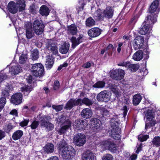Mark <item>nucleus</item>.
I'll return each mask as SVG.
<instances>
[{"label": "nucleus", "instance_id": "obj_1", "mask_svg": "<svg viewBox=\"0 0 160 160\" xmlns=\"http://www.w3.org/2000/svg\"><path fill=\"white\" fill-rule=\"evenodd\" d=\"M94 102V101H93V99H89L87 97H85L83 99L71 98L66 103L64 109L67 110H70L75 106H81L83 104L86 106H91Z\"/></svg>", "mask_w": 160, "mask_h": 160}, {"label": "nucleus", "instance_id": "obj_2", "mask_svg": "<svg viewBox=\"0 0 160 160\" xmlns=\"http://www.w3.org/2000/svg\"><path fill=\"white\" fill-rule=\"evenodd\" d=\"M38 118L41 127L45 128L48 131L53 129L54 125L50 122V121L51 119L50 116L47 115H41V114H39Z\"/></svg>", "mask_w": 160, "mask_h": 160}, {"label": "nucleus", "instance_id": "obj_3", "mask_svg": "<svg viewBox=\"0 0 160 160\" xmlns=\"http://www.w3.org/2000/svg\"><path fill=\"white\" fill-rule=\"evenodd\" d=\"M30 69L31 73L35 77H42L45 74L44 67L40 63H37L32 64Z\"/></svg>", "mask_w": 160, "mask_h": 160}, {"label": "nucleus", "instance_id": "obj_4", "mask_svg": "<svg viewBox=\"0 0 160 160\" xmlns=\"http://www.w3.org/2000/svg\"><path fill=\"white\" fill-rule=\"evenodd\" d=\"M75 151L71 146H68L62 150V157L65 160L71 159L74 156Z\"/></svg>", "mask_w": 160, "mask_h": 160}, {"label": "nucleus", "instance_id": "obj_5", "mask_svg": "<svg viewBox=\"0 0 160 160\" xmlns=\"http://www.w3.org/2000/svg\"><path fill=\"white\" fill-rule=\"evenodd\" d=\"M110 76L113 80H120L123 79L125 74L124 70L119 68L112 70L110 72Z\"/></svg>", "mask_w": 160, "mask_h": 160}, {"label": "nucleus", "instance_id": "obj_6", "mask_svg": "<svg viewBox=\"0 0 160 160\" xmlns=\"http://www.w3.org/2000/svg\"><path fill=\"white\" fill-rule=\"evenodd\" d=\"M10 91V85L8 83H7L5 89L2 92V94L4 97L0 98V112L3 109L6 104V98H9Z\"/></svg>", "mask_w": 160, "mask_h": 160}, {"label": "nucleus", "instance_id": "obj_7", "mask_svg": "<svg viewBox=\"0 0 160 160\" xmlns=\"http://www.w3.org/2000/svg\"><path fill=\"white\" fill-rule=\"evenodd\" d=\"M33 29L37 35L41 34L43 32L45 25L41 20H35L33 23Z\"/></svg>", "mask_w": 160, "mask_h": 160}, {"label": "nucleus", "instance_id": "obj_8", "mask_svg": "<svg viewBox=\"0 0 160 160\" xmlns=\"http://www.w3.org/2000/svg\"><path fill=\"white\" fill-rule=\"evenodd\" d=\"M85 136L82 133H78L74 135L73 141L75 144L78 146H82L86 142Z\"/></svg>", "mask_w": 160, "mask_h": 160}, {"label": "nucleus", "instance_id": "obj_9", "mask_svg": "<svg viewBox=\"0 0 160 160\" xmlns=\"http://www.w3.org/2000/svg\"><path fill=\"white\" fill-rule=\"evenodd\" d=\"M114 117L111 118L110 124L112 128L111 132H117L119 129L120 120L118 118V116L115 113Z\"/></svg>", "mask_w": 160, "mask_h": 160}, {"label": "nucleus", "instance_id": "obj_10", "mask_svg": "<svg viewBox=\"0 0 160 160\" xmlns=\"http://www.w3.org/2000/svg\"><path fill=\"white\" fill-rule=\"evenodd\" d=\"M110 92L104 90L101 92L97 95V99L98 102H107L110 98Z\"/></svg>", "mask_w": 160, "mask_h": 160}, {"label": "nucleus", "instance_id": "obj_11", "mask_svg": "<svg viewBox=\"0 0 160 160\" xmlns=\"http://www.w3.org/2000/svg\"><path fill=\"white\" fill-rule=\"evenodd\" d=\"M144 37L142 36H137L134 39V41L132 42V45L135 50L143 48Z\"/></svg>", "mask_w": 160, "mask_h": 160}, {"label": "nucleus", "instance_id": "obj_12", "mask_svg": "<svg viewBox=\"0 0 160 160\" xmlns=\"http://www.w3.org/2000/svg\"><path fill=\"white\" fill-rule=\"evenodd\" d=\"M102 31V30L99 28H92L88 31V34L91 38H95L99 36Z\"/></svg>", "mask_w": 160, "mask_h": 160}, {"label": "nucleus", "instance_id": "obj_13", "mask_svg": "<svg viewBox=\"0 0 160 160\" xmlns=\"http://www.w3.org/2000/svg\"><path fill=\"white\" fill-rule=\"evenodd\" d=\"M11 72L12 74L16 75L19 73L22 70L21 67L16 60H13L11 63Z\"/></svg>", "mask_w": 160, "mask_h": 160}, {"label": "nucleus", "instance_id": "obj_14", "mask_svg": "<svg viewBox=\"0 0 160 160\" xmlns=\"http://www.w3.org/2000/svg\"><path fill=\"white\" fill-rule=\"evenodd\" d=\"M46 48L50 51L54 55H56L58 53L57 46L54 43L53 41L48 40L46 43Z\"/></svg>", "mask_w": 160, "mask_h": 160}, {"label": "nucleus", "instance_id": "obj_15", "mask_svg": "<svg viewBox=\"0 0 160 160\" xmlns=\"http://www.w3.org/2000/svg\"><path fill=\"white\" fill-rule=\"evenodd\" d=\"M22 97L21 93H15L11 98V102L16 105L19 104L22 102Z\"/></svg>", "mask_w": 160, "mask_h": 160}, {"label": "nucleus", "instance_id": "obj_16", "mask_svg": "<svg viewBox=\"0 0 160 160\" xmlns=\"http://www.w3.org/2000/svg\"><path fill=\"white\" fill-rule=\"evenodd\" d=\"M158 17L157 13H151L150 15H148L146 17L145 20L144 22L150 25L151 27L152 25H153L154 23L157 21V17Z\"/></svg>", "mask_w": 160, "mask_h": 160}, {"label": "nucleus", "instance_id": "obj_17", "mask_svg": "<svg viewBox=\"0 0 160 160\" xmlns=\"http://www.w3.org/2000/svg\"><path fill=\"white\" fill-rule=\"evenodd\" d=\"M114 11V9L112 7L108 6L103 11V17L108 19L111 18L113 16Z\"/></svg>", "mask_w": 160, "mask_h": 160}, {"label": "nucleus", "instance_id": "obj_18", "mask_svg": "<svg viewBox=\"0 0 160 160\" xmlns=\"http://www.w3.org/2000/svg\"><path fill=\"white\" fill-rule=\"evenodd\" d=\"M103 145L113 153L116 152L117 151L116 145L112 141H105L104 142Z\"/></svg>", "mask_w": 160, "mask_h": 160}, {"label": "nucleus", "instance_id": "obj_19", "mask_svg": "<svg viewBox=\"0 0 160 160\" xmlns=\"http://www.w3.org/2000/svg\"><path fill=\"white\" fill-rule=\"evenodd\" d=\"M151 27L148 22L143 23L141 27L140 28L138 33L142 35H145L148 33L150 27Z\"/></svg>", "mask_w": 160, "mask_h": 160}, {"label": "nucleus", "instance_id": "obj_20", "mask_svg": "<svg viewBox=\"0 0 160 160\" xmlns=\"http://www.w3.org/2000/svg\"><path fill=\"white\" fill-rule=\"evenodd\" d=\"M83 35H81L77 38L76 37L73 36L72 37L71 40L72 42V46L73 48H75L80 43L82 42Z\"/></svg>", "mask_w": 160, "mask_h": 160}, {"label": "nucleus", "instance_id": "obj_21", "mask_svg": "<svg viewBox=\"0 0 160 160\" xmlns=\"http://www.w3.org/2000/svg\"><path fill=\"white\" fill-rule=\"evenodd\" d=\"M92 115V110L88 108L83 109L81 113V117L85 119H88L91 118Z\"/></svg>", "mask_w": 160, "mask_h": 160}, {"label": "nucleus", "instance_id": "obj_22", "mask_svg": "<svg viewBox=\"0 0 160 160\" xmlns=\"http://www.w3.org/2000/svg\"><path fill=\"white\" fill-rule=\"evenodd\" d=\"M24 27L26 28V36L27 38L28 39H31L34 35L32 30V26L27 23L25 25Z\"/></svg>", "mask_w": 160, "mask_h": 160}, {"label": "nucleus", "instance_id": "obj_23", "mask_svg": "<svg viewBox=\"0 0 160 160\" xmlns=\"http://www.w3.org/2000/svg\"><path fill=\"white\" fill-rule=\"evenodd\" d=\"M43 148L44 152L47 154L52 153L54 150V146L52 143H47Z\"/></svg>", "mask_w": 160, "mask_h": 160}, {"label": "nucleus", "instance_id": "obj_24", "mask_svg": "<svg viewBox=\"0 0 160 160\" xmlns=\"http://www.w3.org/2000/svg\"><path fill=\"white\" fill-rule=\"evenodd\" d=\"M84 122V121L82 119L78 118L75 121L74 123V126L76 128H78V130L83 129L85 128Z\"/></svg>", "mask_w": 160, "mask_h": 160}, {"label": "nucleus", "instance_id": "obj_25", "mask_svg": "<svg viewBox=\"0 0 160 160\" xmlns=\"http://www.w3.org/2000/svg\"><path fill=\"white\" fill-rule=\"evenodd\" d=\"M95 157L94 153L90 151H87L83 154L82 160H94Z\"/></svg>", "mask_w": 160, "mask_h": 160}, {"label": "nucleus", "instance_id": "obj_26", "mask_svg": "<svg viewBox=\"0 0 160 160\" xmlns=\"http://www.w3.org/2000/svg\"><path fill=\"white\" fill-rule=\"evenodd\" d=\"M68 33L72 35H76L78 32L77 26L74 24H72L67 27Z\"/></svg>", "mask_w": 160, "mask_h": 160}, {"label": "nucleus", "instance_id": "obj_27", "mask_svg": "<svg viewBox=\"0 0 160 160\" xmlns=\"http://www.w3.org/2000/svg\"><path fill=\"white\" fill-rule=\"evenodd\" d=\"M40 14L42 16H47L49 13L50 11L48 8L45 5L41 6L39 9Z\"/></svg>", "mask_w": 160, "mask_h": 160}, {"label": "nucleus", "instance_id": "obj_28", "mask_svg": "<svg viewBox=\"0 0 160 160\" xmlns=\"http://www.w3.org/2000/svg\"><path fill=\"white\" fill-rule=\"evenodd\" d=\"M33 89V88L31 85H25L21 88V91L25 96L28 95Z\"/></svg>", "mask_w": 160, "mask_h": 160}, {"label": "nucleus", "instance_id": "obj_29", "mask_svg": "<svg viewBox=\"0 0 160 160\" xmlns=\"http://www.w3.org/2000/svg\"><path fill=\"white\" fill-rule=\"evenodd\" d=\"M143 55V52L142 50H138L133 54V59L135 61H139L142 59Z\"/></svg>", "mask_w": 160, "mask_h": 160}, {"label": "nucleus", "instance_id": "obj_30", "mask_svg": "<svg viewBox=\"0 0 160 160\" xmlns=\"http://www.w3.org/2000/svg\"><path fill=\"white\" fill-rule=\"evenodd\" d=\"M101 115H100V119L102 120H106V118L110 116V114L109 111L105 108H102L101 109Z\"/></svg>", "mask_w": 160, "mask_h": 160}, {"label": "nucleus", "instance_id": "obj_31", "mask_svg": "<svg viewBox=\"0 0 160 160\" xmlns=\"http://www.w3.org/2000/svg\"><path fill=\"white\" fill-rule=\"evenodd\" d=\"M158 1L155 0L153 2L149 8V12L151 13H154L158 8Z\"/></svg>", "mask_w": 160, "mask_h": 160}, {"label": "nucleus", "instance_id": "obj_32", "mask_svg": "<svg viewBox=\"0 0 160 160\" xmlns=\"http://www.w3.org/2000/svg\"><path fill=\"white\" fill-rule=\"evenodd\" d=\"M67 125H62L61 128L59 129L57 131L60 135L64 133L66 131L70 128L71 125H70L69 122H68Z\"/></svg>", "mask_w": 160, "mask_h": 160}, {"label": "nucleus", "instance_id": "obj_33", "mask_svg": "<svg viewBox=\"0 0 160 160\" xmlns=\"http://www.w3.org/2000/svg\"><path fill=\"white\" fill-rule=\"evenodd\" d=\"M69 48V44L68 43H65L59 49L60 52L62 54L67 53Z\"/></svg>", "mask_w": 160, "mask_h": 160}, {"label": "nucleus", "instance_id": "obj_34", "mask_svg": "<svg viewBox=\"0 0 160 160\" xmlns=\"http://www.w3.org/2000/svg\"><path fill=\"white\" fill-rule=\"evenodd\" d=\"M23 134V132L20 130H18L15 132L12 135V138L14 140L20 139Z\"/></svg>", "mask_w": 160, "mask_h": 160}, {"label": "nucleus", "instance_id": "obj_35", "mask_svg": "<svg viewBox=\"0 0 160 160\" xmlns=\"http://www.w3.org/2000/svg\"><path fill=\"white\" fill-rule=\"evenodd\" d=\"M95 23V21L91 17L87 19L85 21V25L87 27H91L94 26Z\"/></svg>", "mask_w": 160, "mask_h": 160}, {"label": "nucleus", "instance_id": "obj_36", "mask_svg": "<svg viewBox=\"0 0 160 160\" xmlns=\"http://www.w3.org/2000/svg\"><path fill=\"white\" fill-rule=\"evenodd\" d=\"M142 99V97L139 94H137L134 95L133 98V103L134 105H138Z\"/></svg>", "mask_w": 160, "mask_h": 160}, {"label": "nucleus", "instance_id": "obj_37", "mask_svg": "<svg viewBox=\"0 0 160 160\" xmlns=\"http://www.w3.org/2000/svg\"><path fill=\"white\" fill-rule=\"evenodd\" d=\"M16 4L17 5H19L18 7L19 12H21L24 9L25 2L24 0H17Z\"/></svg>", "mask_w": 160, "mask_h": 160}, {"label": "nucleus", "instance_id": "obj_38", "mask_svg": "<svg viewBox=\"0 0 160 160\" xmlns=\"http://www.w3.org/2000/svg\"><path fill=\"white\" fill-rule=\"evenodd\" d=\"M58 121L60 124H62V125H67L68 122H69L70 125H71V122L70 120L69 119H66V117L63 115H62L61 118H58Z\"/></svg>", "mask_w": 160, "mask_h": 160}, {"label": "nucleus", "instance_id": "obj_39", "mask_svg": "<svg viewBox=\"0 0 160 160\" xmlns=\"http://www.w3.org/2000/svg\"><path fill=\"white\" fill-rule=\"evenodd\" d=\"M28 59V55L27 53H23L20 56L19 62L20 64H25Z\"/></svg>", "mask_w": 160, "mask_h": 160}, {"label": "nucleus", "instance_id": "obj_40", "mask_svg": "<svg viewBox=\"0 0 160 160\" xmlns=\"http://www.w3.org/2000/svg\"><path fill=\"white\" fill-rule=\"evenodd\" d=\"M19 7L16 3L13 1H11V13H15L18 11Z\"/></svg>", "mask_w": 160, "mask_h": 160}, {"label": "nucleus", "instance_id": "obj_41", "mask_svg": "<svg viewBox=\"0 0 160 160\" xmlns=\"http://www.w3.org/2000/svg\"><path fill=\"white\" fill-rule=\"evenodd\" d=\"M154 112L153 110L148 109L147 112L146 114V117L147 119L149 120H151V119H152L154 118Z\"/></svg>", "mask_w": 160, "mask_h": 160}, {"label": "nucleus", "instance_id": "obj_42", "mask_svg": "<svg viewBox=\"0 0 160 160\" xmlns=\"http://www.w3.org/2000/svg\"><path fill=\"white\" fill-rule=\"evenodd\" d=\"M152 143L153 145L156 147L160 146V137L155 136L154 137L152 141Z\"/></svg>", "mask_w": 160, "mask_h": 160}, {"label": "nucleus", "instance_id": "obj_43", "mask_svg": "<svg viewBox=\"0 0 160 160\" xmlns=\"http://www.w3.org/2000/svg\"><path fill=\"white\" fill-rule=\"evenodd\" d=\"M105 82L103 81H99L93 85L92 87L95 88H102L105 87Z\"/></svg>", "mask_w": 160, "mask_h": 160}, {"label": "nucleus", "instance_id": "obj_44", "mask_svg": "<svg viewBox=\"0 0 160 160\" xmlns=\"http://www.w3.org/2000/svg\"><path fill=\"white\" fill-rule=\"evenodd\" d=\"M128 67L129 69L133 72L136 71L139 68V65L137 64H128Z\"/></svg>", "mask_w": 160, "mask_h": 160}, {"label": "nucleus", "instance_id": "obj_45", "mask_svg": "<svg viewBox=\"0 0 160 160\" xmlns=\"http://www.w3.org/2000/svg\"><path fill=\"white\" fill-rule=\"evenodd\" d=\"M57 146L58 150L61 151L62 152V150L68 146L66 142L63 140L60 142L58 144Z\"/></svg>", "mask_w": 160, "mask_h": 160}, {"label": "nucleus", "instance_id": "obj_46", "mask_svg": "<svg viewBox=\"0 0 160 160\" xmlns=\"http://www.w3.org/2000/svg\"><path fill=\"white\" fill-rule=\"evenodd\" d=\"M38 51L37 49H34L32 52V58L33 60H36L39 58Z\"/></svg>", "mask_w": 160, "mask_h": 160}, {"label": "nucleus", "instance_id": "obj_47", "mask_svg": "<svg viewBox=\"0 0 160 160\" xmlns=\"http://www.w3.org/2000/svg\"><path fill=\"white\" fill-rule=\"evenodd\" d=\"M114 48L113 45L111 44H109L105 49L106 51H110V52H108V51L105 53V55L106 56V55L108 54V55H110V56H112V51H112Z\"/></svg>", "mask_w": 160, "mask_h": 160}, {"label": "nucleus", "instance_id": "obj_48", "mask_svg": "<svg viewBox=\"0 0 160 160\" xmlns=\"http://www.w3.org/2000/svg\"><path fill=\"white\" fill-rule=\"evenodd\" d=\"M92 124H93L95 127H98L100 125L101 121L97 118H92L91 120Z\"/></svg>", "mask_w": 160, "mask_h": 160}, {"label": "nucleus", "instance_id": "obj_49", "mask_svg": "<svg viewBox=\"0 0 160 160\" xmlns=\"http://www.w3.org/2000/svg\"><path fill=\"white\" fill-rule=\"evenodd\" d=\"M39 124V122L38 121L34 120L32 122L30 125L31 128L32 130H35L38 128Z\"/></svg>", "mask_w": 160, "mask_h": 160}, {"label": "nucleus", "instance_id": "obj_50", "mask_svg": "<svg viewBox=\"0 0 160 160\" xmlns=\"http://www.w3.org/2000/svg\"><path fill=\"white\" fill-rule=\"evenodd\" d=\"M102 160H113V157L109 154H106L104 155L102 158Z\"/></svg>", "mask_w": 160, "mask_h": 160}, {"label": "nucleus", "instance_id": "obj_51", "mask_svg": "<svg viewBox=\"0 0 160 160\" xmlns=\"http://www.w3.org/2000/svg\"><path fill=\"white\" fill-rule=\"evenodd\" d=\"M149 138V135H141L138 137V140L141 142H143Z\"/></svg>", "mask_w": 160, "mask_h": 160}, {"label": "nucleus", "instance_id": "obj_52", "mask_svg": "<svg viewBox=\"0 0 160 160\" xmlns=\"http://www.w3.org/2000/svg\"><path fill=\"white\" fill-rule=\"evenodd\" d=\"M26 78L27 82L31 84L32 82H34V79L33 78L32 76L30 74H28V75H26Z\"/></svg>", "mask_w": 160, "mask_h": 160}, {"label": "nucleus", "instance_id": "obj_53", "mask_svg": "<svg viewBox=\"0 0 160 160\" xmlns=\"http://www.w3.org/2000/svg\"><path fill=\"white\" fill-rule=\"evenodd\" d=\"M36 9L37 8L35 7V5L34 4H32V5L30 6L29 8L30 12L31 13L33 14L36 13L37 11Z\"/></svg>", "mask_w": 160, "mask_h": 160}, {"label": "nucleus", "instance_id": "obj_54", "mask_svg": "<svg viewBox=\"0 0 160 160\" xmlns=\"http://www.w3.org/2000/svg\"><path fill=\"white\" fill-rule=\"evenodd\" d=\"M63 105H53L52 106V108L56 110V112H58L61 111L63 108Z\"/></svg>", "mask_w": 160, "mask_h": 160}, {"label": "nucleus", "instance_id": "obj_55", "mask_svg": "<svg viewBox=\"0 0 160 160\" xmlns=\"http://www.w3.org/2000/svg\"><path fill=\"white\" fill-rule=\"evenodd\" d=\"M118 132H112L111 135L112 137H113L115 139L118 140L120 138V135L118 133Z\"/></svg>", "mask_w": 160, "mask_h": 160}, {"label": "nucleus", "instance_id": "obj_56", "mask_svg": "<svg viewBox=\"0 0 160 160\" xmlns=\"http://www.w3.org/2000/svg\"><path fill=\"white\" fill-rule=\"evenodd\" d=\"M59 83L58 81H55L54 82L53 89L54 90H57L59 87Z\"/></svg>", "mask_w": 160, "mask_h": 160}, {"label": "nucleus", "instance_id": "obj_57", "mask_svg": "<svg viewBox=\"0 0 160 160\" xmlns=\"http://www.w3.org/2000/svg\"><path fill=\"white\" fill-rule=\"evenodd\" d=\"M29 122V120L28 119H24V121L20 122V125L22 127L26 126L28 125Z\"/></svg>", "mask_w": 160, "mask_h": 160}, {"label": "nucleus", "instance_id": "obj_58", "mask_svg": "<svg viewBox=\"0 0 160 160\" xmlns=\"http://www.w3.org/2000/svg\"><path fill=\"white\" fill-rule=\"evenodd\" d=\"M122 110L123 111V117L124 118H125L126 116L127 115V112L128 111V108L126 106H124L122 108Z\"/></svg>", "mask_w": 160, "mask_h": 160}, {"label": "nucleus", "instance_id": "obj_59", "mask_svg": "<svg viewBox=\"0 0 160 160\" xmlns=\"http://www.w3.org/2000/svg\"><path fill=\"white\" fill-rule=\"evenodd\" d=\"M7 12H6L5 10H4V11L6 12L7 14V17L8 16L9 18H10V15L9 14V12H10V2H9L7 6Z\"/></svg>", "mask_w": 160, "mask_h": 160}, {"label": "nucleus", "instance_id": "obj_60", "mask_svg": "<svg viewBox=\"0 0 160 160\" xmlns=\"http://www.w3.org/2000/svg\"><path fill=\"white\" fill-rule=\"evenodd\" d=\"M54 63V62H51L50 63L46 62V67L48 69L51 68Z\"/></svg>", "mask_w": 160, "mask_h": 160}, {"label": "nucleus", "instance_id": "obj_61", "mask_svg": "<svg viewBox=\"0 0 160 160\" xmlns=\"http://www.w3.org/2000/svg\"><path fill=\"white\" fill-rule=\"evenodd\" d=\"M51 62H54V58L52 56H48L47 57L46 62L50 63Z\"/></svg>", "mask_w": 160, "mask_h": 160}, {"label": "nucleus", "instance_id": "obj_62", "mask_svg": "<svg viewBox=\"0 0 160 160\" xmlns=\"http://www.w3.org/2000/svg\"><path fill=\"white\" fill-rule=\"evenodd\" d=\"M129 64V62H120L118 64V66H125V67H128V64Z\"/></svg>", "mask_w": 160, "mask_h": 160}, {"label": "nucleus", "instance_id": "obj_63", "mask_svg": "<svg viewBox=\"0 0 160 160\" xmlns=\"http://www.w3.org/2000/svg\"><path fill=\"white\" fill-rule=\"evenodd\" d=\"M7 78V76L6 74L1 75H0V83L4 80Z\"/></svg>", "mask_w": 160, "mask_h": 160}, {"label": "nucleus", "instance_id": "obj_64", "mask_svg": "<svg viewBox=\"0 0 160 160\" xmlns=\"http://www.w3.org/2000/svg\"><path fill=\"white\" fill-rule=\"evenodd\" d=\"M11 114L14 115L16 117H18V113L17 110L15 109L12 110L11 111Z\"/></svg>", "mask_w": 160, "mask_h": 160}]
</instances>
